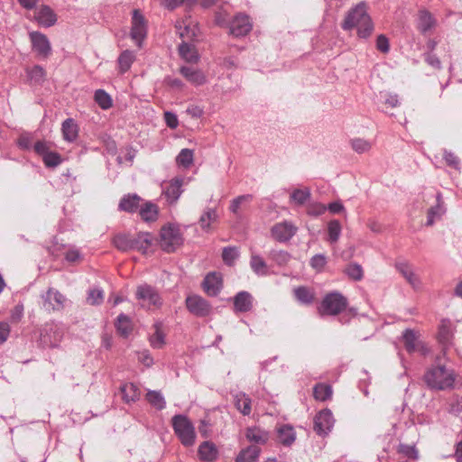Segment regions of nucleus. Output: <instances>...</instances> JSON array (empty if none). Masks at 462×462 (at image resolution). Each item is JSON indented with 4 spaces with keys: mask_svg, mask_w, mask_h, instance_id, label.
<instances>
[{
    "mask_svg": "<svg viewBox=\"0 0 462 462\" xmlns=\"http://www.w3.org/2000/svg\"><path fill=\"white\" fill-rule=\"evenodd\" d=\"M342 28L350 31L354 28L357 30L360 38H367L371 35L374 25L366 11V4L361 2L350 9L342 23Z\"/></svg>",
    "mask_w": 462,
    "mask_h": 462,
    "instance_id": "obj_1",
    "label": "nucleus"
},
{
    "mask_svg": "<svg viewBox=\"0 0 462 462\" xmlns=\"http://www.w3.org/2000/svg\"><path fill=\"white\" fill-rule=\"evenodd\" d=\"M184 232L176 223H167L161 227L158 244L168 254L175 252L184 243Z\"/></svg>",
    "mask_w": 462,
    "mask_h": 462,
    "instance_id": "obj_2",
    "label": "nucleus"
},
{
    "mask_svg": "<svg viewBox=\"0 0 462 462\" xmlns=\"http://www.w3.org/2000/svg\"><path fill=\"white\" fill-rule=\"evenodd\" d=\"M423 379L430 389L447 390L453 387L456 375L452 369H448L444 365H436L427 370Z\"/></svg>",
    "mask_w": 462,
    "mask_h": 462,
    "instance_id": "obj_3",
    "label": "nucleus"
},
{
    "mask_svg": "<svg viewBox=\"0 0 462 462\" xmlns=\"http://www.w3.org/2000/svg\"><path fill=\"white\" fill-rule=\"evenodd\" d=\"M171 420L173 430L180 442L186 447L193 446L196 439V433L190 420L181 414L173 416Z\"/></svg>",
    "mask_w": 462,
    "mask_h": 462,
    "instance_id": "obj_4",
    "label": "nucleus"
},
{
    "mask_svg": "<svg viewBox=\"0 0 462 462\" xmlns=\"http://www.w3.org/2000/svg\"><path fill=\"white\" fill-rule=\"evenodd\" d=\"M347 306V300L337 291L328 293L319 307V313L321 316H335L342 312Z\"/></svg>",
    "mask_w": 462,
    "mask_h": 462,
    "instance_id": "obj_5",
    "label": "nucleus"
},
{
    "mask_svg": "<svg viewBox=\"0 0 462 462\" xmlns=\"http://www.w3.org/2000/svg\"><path fill=\"white\" fill-rule=\"evenodd\" d=\"M136 298L141 305L147 309L159 308L162 304V298L155 288L148 284L138 286Z\"/></svg>",
    "mask_w": 462,
    "mask_h": 462,
    "instance_id": "obj_6",
    "label": "nucleus"
},
{
    "mask_svg": "<svg viewBox=\"0 0 462 462\" xmlns=\"http://www.w3.org/2000/svg\"><path fill=\"white\" fill-rule=\"evenodd\" d=\"M402 339L405 349L408 353L412 354L414 352H419L421 356L429 354V347L424 342L419 339L414 330L410 328L405 329L402 333Z\"/></svg>",
    "mask_w": 462,
    "mask_h": 462,
    "instance_id": "obj_7",
    "label": "nucleus"
},
{
    "mask_svg": "<svg viewBox=\"0 0 462 462\" xmlns=\"http://www.w3.org/2000/svg\"><path fill=\"white\" fill-rule=\"evenodd\" d=\"M33 149L39 154L46 167L54 168L61 163V157L58 152L50 151L49 143L45 141L35 143Z\"/></svg>",
    "mask_w": 462,
    "mask_h": 462,
    "instance_id": "obj_8",
    "label": "nucleus"
},
{
    "mask_svg": "<svg viewBox=\"0 0 462 462\" xmlns=\"http://www.w3.org/2000/svg\"><path fill=\"white\" fill-rule=\"evenodd\" d=\"M188 310L197 317H207L211 313L212 308L209 302L199 295H190L186 299Z\"/></svg>",
    "mask_w": 462,
    "mask_h": 462,
    "instance_id": "obj_9",
    "label": "nucleus"
},
{
    "mask_svg": "<svg viewBox=\"0 0 462 462\" xmlns=\"http://www.w3.org/2000/svg\"><path fill=\"white\" fill-rule=\"evenodd\" d=\"M252 23L248 15L237 14L230 20L228 28L232 35L236 37L245 36L252 30Z\"/></svg>",
    "mask_w": 462,
    "mask_h": 462,
    "instance_id": "obj_10",
    "label": "nucleus"
},
{
    "mask_svg": "<svg viewBox=\"0 0 462 462\" xmlns=\"http://www.w3.org/2000/svg\"><path fill=\"white\" fill-rule=\"evenodd\" d=\"M296 232L297 226L288 221L277 223L271 228L272 237L280 243L288 242Z\"/></svg>",
    "mask_w": 462,
    "mask_h": 462,
    "instance_id": "obj_11",
    "label": "nucleus"
},
{
    "mask_svg": "<svg viewBox=\"0 0 462 462\" xmlns=\"http://www.w3.org/2000/svg\"><path fill=\"white\" fill-rule=\"evenodd\" d=\"M42 307L48 311L62 309L66 300L59 291L52 288H50L45 294H42Z\"/></svg>",
    "mask_w": 462,
    "mask_h": 462,
    "instance_id": "obj_12",
    "label": "nucleus"
},
{
    "mask_svg": "<svg viewBox=\"0 0 462 462\" xmlns=\"http://www.w3.org/2000/svg\"><path fill=\"white\" fill-rule=\"evenodd\" d=\"M30 39L32 50L37 52L40 57L45 59L51 54V47L46 35L39 32H32L30 33Z\"/></svg>",
    "mask_w": 462,
    "mask_h": 462,
    "instance_id": "obj_13",
    "label": "nucleus"
},
{
    "mask_svg": "<svg viewBox=\"0 0 462 462\" xmlns=\"http://www.w3.org/2000/svg\"><path fill=\"white\" fill-rule=\"evenodd\" d=\"M334 418L332 412L325 409L319 411L314 419V430L319 435H326L332 429Z\"/></svg>",
    "mask_w": 462,
    "mask_h": 462,
    "instance_id": "obj_14",
    "label": "nucleus"
},
{
    "mask_svg": "<svg viewBox=\"0 0 462 462\" xmlns=\"http://www.w3.org/2000/svg\"><path fill=\"white\" fill-rule=\"evenodd\" d=\"M222 286V275L216 272L207 274L202 282L204 291L211 297L217 296L220 292Z\"/></svg>",
    "mask_w": 462,
    "mask_h": 462,
    "instance_id": "obj_15",
    "label": "nucleus"
},
{
    "mask_svg": "<svg viewBox=\"0 0 462 462\" xmlns=\"http://www.w3.org/2000/svg\"><path fill=\"white\" fill-rule=\"evenodd\" d=\"M146 35L145 21L143 14L138 10H134L132 17L131 37L141 42Z\"/></svg>",
    "mask_w": 462,
    "mask_h": 462,
    "instance_id": "obj_16",
    "label": "nucleus"
},
{
    "mask_svg": "<svg viewBox=\"0 0 462 462\" xmlns=\"http://www.w3.org/2000/svg\"><path fill=\"white\" fill-rule=\"evenodd\" d=\"M246 439L254 444L263 445L269 440V432L257 426L248 427L245 430Z\"/></svg>",
    "mask_w": 462,
    "mask_h": 462,
    "instance_id": "obj_17",
    "label": "nucleus"
},
{
    "mask_svg": "<svg viewBox=\"0 0 462 462\" xmlns=\"http://www.w3.org/2000/svg\"><path fill=\"white\" fill-rule=\"evenodd\" d=\"M437 20L429 11L423 9L418 14V30L426 34L435 28Z\"/></svg>",
    "mask_w": 462,
    "mask_h": 462,
    "instance_id": "obj_18",
    "label": "nucleus"
},
{
    "mask_svg": "<svg viewBox=\"0 0 462 462\" xmlns=\"http://www.w3.org/2000/svg\"><path fill=\"white\" fill-rule=\"evenodd\" d=\"M253 296L247 291H240L234 297V308L236 312H247L253 308Z\"/></svg>",
    "mask_w": 462,
    "mask_h": 462,
    "instance_id": "obj_19",
    "label": "nucleus"
},
{
    "mask_svg": "<svg viewBox=\"0 0 462 462\" xmlns=\"http://www.w3.org/2000/svg\"><path fill=\"white\" fill-rule=\"evenodd\" d=\"M199 459L204 462H214L218 456L216 445L210 441L202 442L198 449Z\"/></svg>",
    "mask_w": 462,
    "mask_h": 462,
    "instance_id": "obj_20",
    "label": "nucleus"
},
{
    "mask_svg": "<svg viewBox=\"0 0 462 462\" xmlns=\"http://www.w3.org/2000/svg\"><path fill=\"white\" fill-rule=\"evenodd\" d=\"M397 270L402 274L405 280L414 288H420L421 282L419 277L414 273L411 266L407 262L398 263Z\"/></svg>",
    "mask_w": 462,
    "mask_h": 462,
    "instance_id": "obj_21",
    "label": "nucleus"
},
{
    "mask_svg": "<svg viewBox=\"0 0 462 462\" xmlns=\"http://www.w3.org/2000/svg\"><path fill=\"white\" fill-rule=\"evenodd\" d=\"M180 74L191 84L199 86L205 83L206 77L202 71L188 66L180 69Z\"/></svg>",
    "mask_w": 462,
    "mask_h": 462,
    "instance_id": "obj_22",
    "label": "nucleus"
},
{
    "mask_svg": "<svg viewBox=\"0 0 462 462\" xmlns=\"http://www.w3.org/2000/svg\"><path fill=\"white\" fill-rule=\"evenodd\" d=\"M37 22L44 26L50 27L56 22V15L53 11L47 5H42L35 13Z\"/></svg>",
    "mask_w": 462,
    "mask_h": 462,
    "instance_id": "obj_23",
    "label": "nucleus"
},
{
    "mask_svg": "<svg viewBox=\"0 0 462 462\" xmlns=\"http://www.w3.org/2000/svg\"><path fill=\"white\" fill-rule=\"evenodd\" d=\"M153 237L151 233L142 232L133 238V250L145 254L151 247Z\"/></svg>",
    "mask_w": 462,
    "mask_h": 462,
    "instance_id": "obj_24",
    "label": "nucleus"
},
{
    "mask_svg": "<svg viewBox=\"0 0 462 462\" xmlns=\"http://www.w3.org/2000/svg\"><path fill=\"white\" fill-rule=\"evenodd\" d=\"M236 408L244 415L248 416L252 411V400L245 393H238L234 397Z\"/></svg>",
    "mask_w": 462,
    "mask_h": 462,
    "instance_id": "obj_25",
    "label": "nucleus"
},
{
    "mask_svg": "<svg viewBox=\"0 0 462 462\" xmlns=\"http://www.w3.org/2000/svg\"><path fill=\"white\" fill-rule=\"evenodd\" d=\"M260 452V448L254 445L248 446L238 453L235 462H256Z\"/></svg>",
    "mask_w": 462,
    "mask_h": 462,
    "instance_id": "obj_26",
    "label": "nucleus"
},
{
    "mask_svg": "<svg viewBox=\"0 0 462 462\" xmlns=\"http://www.w3.org/2000/svg\"><path fill=\"white\" fill-rule=\"evenodd\" d=\"M179 53L185 61L189 63H196L199 59L195 46L185 42L180 44Z\"/></svg>",
    "mask_w": 462,
    "mask_h": 462,
    "instance_id": "obj_27",
    "label": "nucleus"
},
{
    "mask_svg": "<svg viewBox=\"0 0 462 462\" xmlns=\"http://www.w3.org/2000/svg\"><path fill=\"white\" fill-rule=\"evenodd\" d=\"M446 212L447 209L444 207V204H435L434 206H431L427 211L426 226H431L436 222L441 220Z\"/></svg>",
    "mask_w": 462,
    "mask_h": 462,
    "instance_id": "obj_28",
    "label": "nucleus"
},
{
    "mask_svg": "<svg viewBox=\"0 0 462 462\" xmlns=\"http://www.w3.org/2000/svg\"><path fill=\"white\" fill-rule=\"evenodd\" d=\"M295 299L301 304L310 305L313 303L315 294L312 290L306 286H299L293 290Z\"/></svg>",
    "mask_w": 462,
    "mask_h": 462,
    "instance_id": "obj_29",
    "label": "nucleus"
},
{
    "mask_svg": "<svg viewBox=\"0 0 462 462\" xmlns=\"http://www.w3.org/2000/svg\"><path fill=\"white\" fill-rule=\"evenodd\" d=\"M64 140L73 142L78 137L79 128L72 118L66 119L61 125Z\"/></svg>",
    "mask_w": 462,
    "mask_h": 462,
    "instance_id": "obj_30",
    "label": "nucleus"
},
{
    "mask_svg": "<svg viewBox=\"0 0 462 462\" xmlns=\"http://www.w3.org/2000/svg\"><path fill=\"white\" fill-rule=\"evenodd\" d=\"M278 439L284 446H291L296 439L294 429L290 425H282L277 430Z\"/></svg>",
    "mask_w": 462,
    "mask_h": 462,
    "instance_id": "obj_31",
    "label": "nucleus"
},
{
    "mask_svg": "<svg viewBox=\"0 0 462 462\" xmlns=\"http://www.w3.org/2000/svg\"><path fill=\"white\" fill-rule=\"evenodd\" d=\"M139 215L145 222H153L158 218L159 210L156 204H141Z\"/></svg>",
    "mask_w": 462,
    "mask_h": 462,
    "instance_id": "obj_32",
    "label": "nucleus"
},
{
    "mask_svg": "<svg viewBox=\"0 0 462 462\" xmlns=\"http://www.w3.org/2000/svg\"><path fill=\"white\" fill-rule=\"evenodd\" d=\"M135 60V54L134 51L125 50L118 57L117 62L119 67V72L121 74L125 73L132 66Z\"/></svg>",
    "mask_w": 462,
    "mask_h": 462,
    "instance_id": "obj_33",
    "label": "nucleus"
},
{
    "mask_svg": "<svg viewBox=\"0 0 462 462\" xmlns=\"http://www.w3.org/2000/svg\"><path fill=\"white\" fill-rule=\"evenodd\" d=\"M121 392L123 394V399L126 402H135L139 399L141 395V391L139 390V388L132 383H125L124 385H122Z\"/></svg>",
    "mask_w": 462,
    "mask_h": 462,
    "instance_id": "obj_34",
    "label": "nucleus"
},
{
    "mask_svg": "<svg viewBox=\"0 0 462 462\" xmlns=\"http://www.w3.org/2000/svg\"><path fill=\"white\" fill-rule=\"evenodd\" d=\"M343 273L352 281L359 282L364 278L363 267L357 263H350L346 265Z\"/></svg>",
    "mask_w": 462,
    "mask_h": 462,
    "instance_id": "obj_35",
    "label": "nucleus"
},
{
    "mask_svg": "<svg viewBox=\"0 0 462 462\" xmlns=\"http://www.w3.org/2000/svg\"><path fill=\"white\" fill-rule=\"evenodd\" d=\"M183 184V180L180 178H176L171 180V182L165 189V195L168 199L172 200H177L182 193L181 186Z\"/></svg>",
    "mask_w": 462,
    "mask_h": 462,
    "instance_id": "obj_36",
    "label": "nucleus"
},
{
    "mask_svg": "<svg viewBox=\"0 0 462 462\" xmlns=\"http://www.w3.org/2000/svg\"><path fill=\"white\" fill-rule=\"evenodd\" d=\"M250 267L254 273L259 276L267 274V264L263 257L258 254H253L250 259Z\"/></svg>",
    "mask_w": 462,
    "mask_h": 462,
    "instance_id": "obj_37",
    "label": "nucleus"
},
{
    "mask_svg": "<svg viewBox=\"0 0 462 462\" xmlns=\"http://www.w3.org/2000/svg\"><path fill=\"white\" fill-rule=\"evenodd\" d=\"M193 161L194 152L188 148L182 149L176 157L177 165L185 169L189 168L193 164Z\"/></svg>",
    "mask_w": 462,
    "mask_h": 462,
    "instance_id": "obj_38",
    "label": "nucleus"
},
{
    "mask_svg": "<svg viewBox=\"0 0 462 462\" xmlns=\"http://www.w3.org/2000/svg\"><path fill=\"white\" fill-rule=\"evenodd\" d=\"M113 243L120 251L133 250V237L125 234H119L114 237Z\"/></svg>",
    "mask_w": 462,
    "mask_h": 462,
    "instance_id": "obj_39",
    "label": "nucleus"
},
{
    "mask_svg": "<svg viewBox=\"0 0 462 462\" xmlns=\"http://www.w3.org/2000/svg\"><path fill=\"white\" fill-rule=\"evenodd\" d=\"M314 398L318 401H327L332 395V388L326 383H318L313 389Z\"/></svg>",
    "mask_w": 462,
    "mask_h": 462,
    "instance_id": "obj_40",
    "label": "nucleus"
},
{
    "mask_svg": "<svg viewBox=\"0 0 462 462\" xmlns=\"http://www.w3.org/2000/svg\"><path fill=\"white\" fill-rule=\"evenodd\" d=\"M239 255L240 253L238 247L236 246H226L223 248L222 259L223 262L228 266H233L235 262L238 259Z\"/></svg>",
    "mask_w": 462,
    "mask_h": 462,
    "instance_id": "obj_41",
    "label": "nucleus"
},
{
    "mask_svg": "<svg viewBox=\"0 0 462 462\" xmlns=\"http://www.w3.org/2000/svg\"><path fill=\"white\" fill-rule=\"evenodd\" d=\"M116 327L117 332L123 337H127L132 331L131 320L125 314H120L117 317Z\"/></svg>",
    "mask_w": 462,
    "mask_h": 462,
    "instance_id": "obj_42",
    "label": "nucleus"
},
{
    "mask_svg": "<svg viewBox=\"0 0 462 462\" xmlns=\"http://www.w3.org/2000/svg\"><path fill=\"white\" fill-rule=\"evenodd\" d=\"M218 215L215 209H208L199 217V224L203 230L208 231L210 225L217 221Z\"/></svg>",
    "mask_w": 462,
    "mask_h": 462,
    "instance_id": "obj_43",
    "label": "nucleus"
},
{
    "mask_svg": "<svg viewBox=\"0 0 462 462\" xmlns=\"http://www.w3.org/2000/svg\"><path fill=\"white\" fill-rule=\"evenodd\" d=\"M146 400L157 410H162L165 408L166 402L160 392L149 391L146 394Z\"/></svg>",
    "mask_w": 462,
    "mask_h": 462,
    "instance_id": "obj_44",
    "label": "nucleus"
},
{
    "mask_svg": "<svg viewBox=\"0 0 462 462\" xmlns=\"http://www.w3.org/2000/svg\"><path fill=\"white\" fill-rule=\"evenodd\" d=\"M311 192L310 188L308 187H300L294 189L290 196V199L292 202H305L306 200L310 199Z\"/></svg>",
    "mask_w": 462,
    "mask_h": 462,
    "instance_id": "obj_45",
    "label": "nucleus"
},
{
    "mask_svg": "<svg viewBox=\"0 0 462 462\" xmlns=\"http://www.w3.org/2000/svg\"><path fill=\"white\" fill-rule=\"evenodd\" d=\"M95 101L102 109H108L112 106L111 97L103 89H97L94 96Z\"/></svg>",
    "mask_w": 462,
    "mask_h": 462,
    "instance_id": "obj_46",
    "label": "nucleus"
},
{
    "mask_svg": "<svg viewBox=\"0 0 462 462\" xmlns=\"http://www.w3.org/2000/svg\"><path fill=\"white\" fill-rule=\"evenodd\" d=\"M328 238L330 244H335L338 241L341 234V225L337 220H331L328 225Z\"/></svg>",
    "mask_w": 462,
    "mask_h": 462,
    "instance_id": "obj_47",
    "label": "nucleus"
},
{
    "mask_svg": "<svg viewBox=\"0 0 462 462\" xmlns=\"http://www.w3.org/2000/svg\"><path fill=\"white\" fill-rule=\"evenodd\" d=\"M451 338L450 321L443 319L439 328V340L442 344H448Z\"/></svg>",
    "mask_w": 462,
    "mask_h": 462,
    "instance_id": "obj_48",
    "label": "nucleus"
},
{
    "mask_svg": "<svg viewBox=\"0 0 462 462\" xmlns=\"http://www.w3.org/2000/svg\"><path fill=\"white\" fill-rule=\"evenodd\" d=\"M351 146L357 153H364L372 148V143L362 138H355L351 140Z\"/></svg>",
    "mask_w": 462,
    "mask_h": 462,
    "instance_id": "obj_49",
    "label": "nucleus"
},
{
    "mask_svg": "<svg viewBox=\"0 0 462 462\" xmlns=\"http://www.w3.org/2000/svg\"><path fill=\"white\" fill-rule=\"evenodd\" d=\"M45 70L42 67L35 65L31 69L27 70V75L31 81L33 83H41L45 78Z\"/></svg>",
    "mask_w": 462,
    "mask_h": 462,
    "instance_id": "obj_50",
    "label": "nucleus"
},
{
    "mask_svg": "<svg viewBox=\"0 0 462 462\" xmlns=\"http://www.w3.org/2000/svg\"><path fill=\"white\" fill-rule=\"evenodd\" d=\"M270 257L273 261H274L278 265H285L291 260V254L283 250L279 251H272L270 253Z\"/></svg>",
    "mask_w": 462,
    "mask_h": 462,
    "instance_id": "obj_51",
    "label": "nucleus"
},
{
    "mask_svg": "<svg viewBox=\"0 0 462 462\" xmlns=\"http://www.w3.org/2000/svg\"><path fill=\"white\" fill-rule=\"evenodd\" d=\"M104 292L101 289L94 288L88 291L87 301L90 305H99L103 302Z\"/></svg>",
    "mask_w": 462,
    "mask_h": 462,
    "instance_id": "obj_52",
    "label": "nucleus"
},
{
    "mask_svg": "<svg viewBox=\"0 0 462 462\" xmlns=\"http://www.w3.org/2000/svg\"><path fill=\"white\" fill-rule=\"evenodd\" d=\"M229 14L223 7L219 8L215 14V23L221 27H227L230 22Z\"/></svg>",
    "mask_w": 462,
    "mask_h": 462,
    "instance_id": "obj_53",
    "label": "nucleus"
},
{
    "mask_svg": "<svg viewBox=\"0 0 462 462\" xmlns=\"http://www.w3.org/2000/svg\"><path fill=\"white\" fill-rule=\"evenodd\" d=\"M310 266L318 272H321L327 264V258L322 254H315L310 261Z\"/></svg>",
    "mask_w": 462,
    "mask_h": 462,
    "instance_id": "obj_54",
    "label": "nucleus"
},
{
    "mask_svg": "<svg viewBox=\"0 0 462 462\" xmlns=\"http://www.w3.org/2000/svg\"><path fill=\"white\" fill-rule=\"evenodd\" d=\"M150 343L154 348H161L164 345V334L156 326L155 332L150 337Z\"/></svg>",
    "mask_w": 462,
    "mask_h": 462,
    "instance_id": "obj_55",
    "label": "nucleus"
},
{
    "mask_svg": "<svg viewBox=\"0 0 462 462\" xmlns=\"http://www.w3.org/2000/svg\"><path fill=\"white\" fill-rule=\"evenodd\" d=\"M444 160L447 164L456 170H459L460 161L457 155L447 150L444 151Z\"/></svg>",
    "mask_w": 462,
    "mask_h": 462,
    "instance_id": "obj_56",
    "label": "nucleus"
},
{
    "mask_svg": "<svg viewBox=\"0 0 462 462\" xmlns=\"http://www.w3.org/2000/svg\"><path fill=\"white\" fill-rule=\"evenodd\" d=\"M399 452L408 458L417 459L418 458V451L413 446L409 445H400Z\"/></svg>",
    "mask_w": 462,
    "mask_h": 462,
    "instance_id": "obj_57",
    "label": "nucleus"
},
{
    "mask_svg": "<svg viewBox=\"0 0 462 462\" xmlns=\"http://www.w3.org/2000/svg\"><path fill=\"white\" fill-rule=\"evenodd\" d=\"M161 4L167 9L173 10L181 4L189 6V0H160Z\"/></svg>",
    "mask_w": 462,
    "mask_h": 462,
    "instance_id": "obj_58",
    "label": "nucleus"
},
{
    "mask_svg": "<svg viewBox=\"0 0 462 462\" xmlns=\"http://www.w3.org/2000/svg\"><path fill=\"white\" fill-rule=\"evenodd\" d=\"M376 48L383 53H386L389 51V49H390L389 41L384 35L381 34L377 37Z\"/></svg>",
    "mask_w": 462,
    "mask_h": 462,
    "instance_id": "obj_59",
    "label": "nucleus"
},
{
    "mask_svg": "<svg viewBox=\"0 0 462 462\" xmlns=\"http://www.w3.org/2000/svg\"><path fill=\"white\" fill-rule=\"evenodd\" d=\"M425 61L434 69H439L441 68V62L439 59L432 52L425 54Z\"/></svg>",
    "mask_w": 462,
    "mask_h": 462,
    "instance_id": "obj_60",
    "label": "nucleus"
},
{
    "mask_svg": "<svg viewBox=\"0 0 462 462\" xmlns=\"http://www.w3.org/2000/svg\"><path fill=\"white\" fill-rule=\"evenodd\" d=\"M164 119H165L166 125L171 129H175L179 125L177 116L171 112H169V111L165 112Z\"/></svg>",
    "mask_w": 462,
    "mask_h": 462,
    "instance_id": "obj_61",
    "label": "nucleus"
},
{
    "mask_svg": "<svg viewBox=\"0 0 462 462\" xmlns=\"http://www.w3.org/2000/svg\"><path fill=\"white\" fill-rule=\"evenodd\" d=\"M186 113L193 118H199L203 116L204 110L199 106L191 105L188 106Z\"/></svg>",
    "mask_w": 462,
    "mask_h": 462,
    "instance_id": "obj_62",
    "label": "nucleus"
},
{
    "mask_svg": "<svg viewBox=\"0 0 462 462\" xmlns=\"http://www.w3.org/2000/svg\"><path fill=\"white\" fill-rule=\"evenodd\" d=\"M9 334V324L7 322H0V345L7 340Z\"/></svg>",
    "mask_w": 462,
    "mask_h": 462,
    "instance_id": "obj_63",
    "label": "nucleus"
},
{
    "mask_svg": "<svg viewBox=\"0 0 462 462\" xmlns=\"http://www.w3.org/2000/svg\"><path fill=\"white\" fill-rule=\"evenodd\" d=\"M65 259L69 263H76L81 259V254L78 249H69L65 254Z\"/></svg>",
    "mask_w": 462,
    "mask_h": 462,
    "instance_id": "obj_64",
    "label": "nucleus"
}]
</instances>
